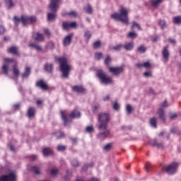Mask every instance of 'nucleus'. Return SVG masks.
I'll list each match as a JSON object with an SVG mask.
<instances>
[{"instance_id":"obj_21","label":"nucleus","mask_w":181,"mask_h":181,"mask_svg":"<svg viewBox=\"0 0 181 181\" xmlns=\"http://www.w3.org/2000/svg\"><path fill=\"white\" fill-rule=\"evenodd\" d=\"M13 74L16 78L19 77L21 76V69H19V67H18V65L14 64L13 66Z\"/></svg>"},{"instance_id":"obj_39","label":"nucleus","mask_w":181,"mask_h":181,"mask_svg":"<svg viewBox=\"0 0 181 181\" xmlns=\"http://www.w3.org/2000/svg\"><path fill=\"white\" fill-rule=\"evenodd\" d=\"M174 23L179 25L181 23V16H177L173 18Z\"/></svg>"},{"instance_id":"obj_44","label":"nucleus","mask_w":181,"mask_h":181,"mask_svg":"<svg viewBox=\"0 0 181 181\" xmlns=\"http://www.w3.org/2000/svg\"><path fill=\"white\" fill-rule=\"evenodd\" d=\"M95 59L96 60H101V59H103V53L102 52H96L95 54Z\"/></svg>"},{"instance_id":"obj_4","label":"nucleus","mask_w":181,"mask_h":181,"mask_svg":"<svg viewBox=\"0 0 181 181\" xmlns=\"http://www.w3.org/2000/svg\"><path fill=\"white\" fill-rule=\"evenodd\" d=\"M96 76L99 78L100 83L105 84V86H108V84H112L114 83L112 78L107 76V74L102 69L98 70Z\"/></svg>"},{"instance_id":"obj_56","label":"nucleus","mask_w":181,"mask_h":181,"mask_svg":"<svg viewBox=\"0 0 181 181\" xmlns=\"http://www.w3.org/2000/svg\"><path fill=\"white\" fill-rule=\"evenodd\" d=\"M110 63H111V57L110 56H107L106 57V59H105V64L108 66V64H110Z\"/></svg>"},{"instance_id":"obj_23","label":"nucleus","mask_w":181,"mask_h":181,"mask_svg":"<svg viewBox=\"0 0 181 181\" xmlns=\"http://www.w3.org/2000/svg\"><path fill=\"white\" fill-rule=\"evenodd\" d=\"M158 114L160 119H161V121H163V122H165L166 121V118L165 117V110L163 109L160 108V109H159Z\"/></svg>"},{"instance_id":"obj_40","label":"nucleus","mask_w":181,"mask_h":181,"mask_svg":"<svg viewBox=\"0 0 181 181\" xmlns=\"http://www.w3.org/2000/svg\"><path fill=\"white\" fill-rule=\"evenodd\" d=\"M160 2H162V0H151V5L154 6V8H156Z\"/></svg>"},{"instance_id":"obj_36","label":"nucleus","mask_w":181,"mask_h":181,"mask_svg":"<svg viewBox=\"0 0 181 181\" xmlns=\"http://www.w3.org/2000/svg\"><path fill=\"white\" fill-rule=\"evenodd\" d=\"M84 9L86 13H89V14L93 13V7H91L90 4H88L87 6L84 8Z\"/></svg>"},{"instance_id":"obj_31","label":"nucleus","mask_w":181,"mask_h":181,"mask_svg":"<svg viewBox=\"0 0 181 181\" xmlns=\"http://www.w3.org/2000/svg\"><path fill=\"white\" fill-rule=\"evenodd\" d=\"M150 125L153 128H156L157 127V119L156 117H152L150 119Z\"/></svg>"},{"instance_id":"obj_25","label":"nucleus","mask_w":181,"mask_h":181,"mask_svg":"<svg viewBox=\"0 0 181 181\" xmlns=\"http://www.w3.org/2000/svg\"><path fill=\"white\" fill-rule=\"evenodd\" d=\"M123 47L127 51L132 50V49H134V42L126 43L124 45H123Z\"/></svg>"},{"instance_id":"obj_37","label":"nucleus","mask_w":181,"mask_h":181,"mask_svg":"<svg viewBox=\"0 0 181 181\" xmlns=\"http://www.w3.org/2000/svg\"><path fill=\"white\" fill-rule=\"evenodd\" d=\"M158 23L161 29H165V28H167L168 26V25H166V21H165V20H159Z\"/></svg>"},{"instance_id":"obj_17","label":"nucleus","mask_w":181,"mask_h":181,"mask_svg":"<svg viewBox=\"0 0 181 181\" xmlns=\"http://www.w3.org/2000/svg\"><path fill=\"white\" fill-rule=\"evenodd\" d=\"M37 87H40L42 90H47L49 88L47 83L43 80H40L37 83Z\"/></svg>"},{"instance_id":"obj_3","label":"nucleus","mask_w":181,"mask_h":181,"mask_svg":"<svg viewBox=\"0 0 181 181\" xmlns=\"http://www.w3.org/2000/svg\"><path fill=\"white\" fill-rule=\"evenodd\" d=\"M98 121L100 122L97 125L98 129H106L108 128V123L110 122V114L104 112L99 114Z\"/></svg>"},{"instance_id":"obj_32","label":"nucleus","mask_w":181,"mask_h":181,"mask_svg":"<svg viewBox=\"0 0 181 181\" xmlns=\"http://www.w3.org/2000/svg\"><path fill=\"white\" fill-rule=\"evenodd\" d=\"M35 40L37 42H43V40H45V37L42 35V34L37 33Z\"/></svg>"},{"instance_id":"obj_16","label":"nucleus","mask_w":181,"mask_h":181,"mask_svg":"<svg viewBox=\"0 0 181 181\" xmlns=\"http://www.w3.org/2000/svg\"><path fill=\"white\" fill-rule=\"evenodd\" d=\"M73 91H75V93H78L79 94H84L86 93V88H84L83 86H75L72 88Z\"/></svg>"},{"instance_id":"obj_1","label":"nucleus","mask_w":181,"mask_h":181,"mask_svg":"<svg viewBox=\"0 0 181 181\" xmlns=\"http://www.w3.org/2000/svg\"><path fill=\"white\" fill-rule=\"evenodd\" d=\"M119 12V13H114L113 14H111L112 19L119 21L122 23H124L125 25H129V18H128L129 11L125 8H122Z\"/></svg>"},{"instance_id":"obj_8","label":"nucleus","mask_w":181,"mask_h":181,"mask_svg":"<svg viewBox=\"0 0 181 181\" xmlns=\"http://www.w3.org/2000/svg\"><path fill=\"white\" fill-rule=\"evenodd\" d=\"M36 21H37V18L35 16H21V22L23 26H26V25L33 23V22H36Z\"/></svg>"},{"instance_id":"obj_26","label":"nucleus","mask_w":181,"mask_h":181,"mask_svg":"<svg viewBox=\"0 0 181 181\" xmlns=\"http://www.w3.org/2000/svg\"><path fill=\"white\" fill-rule=\"evenodd\" d=\"M35 112H36V110H35L34 107H29L28 110V118H33V117H35Z\"/></svg>"},{"instance_id":"obj_29","label":"nucleus","mask_w":181,"mask_h":181,"mask_svg":"<svg viewBox=\"0 0 181 181\" xmlns=\"http://www.w3.org/2000/svg\"><path fill=\"white\" fill-rule=\"evenodd\" d=\"M47 20L53 22L56 21V13H47Z\"/></svg>"},{"instance_id":"obj_45","label":"nucleus","mask_w":181,"mask_h":181,"mask_svg":"<svg viewBox=\"0 0 181 181\" xmlns=\"http://www.w3.org/2000/svg\"><path fill=\"white\" fill-rule=\"evenodd\" d=\"M93 166H94V163H92L90 164H86L83 166L82 169L86 172V170H87L88 168H93Z\"/></svg>"},{"instance_id":"obj_10","label":"nucleus","mask_w":181,"mask_h":181,"mask_svg":"<svg viewBox=\"0 0 181 181\" xmlns=\"http://www.w3.org/2000/svg\"><path fill=\"white\" fill-rule=\"evenodd\" d=\"M77 22L73 21V22H63L62 23V28L64 30H69V29H76L77 28Z\"/></svg>"},{"instance_id":"obj_33","label":"nucleus","mask_w":181,"mask_h":181,"mask_svg":"<svg viewBox=\"0 0 181 181\" xmlns=\"http://www.w3.org/2000/svg\"><path fill=\"white\" fill-rule=\"evenodd\" d=\"M5 4L8 9H11V8H13V2L12 0H5Z\"/></svg>"},{"instance_id":"obj_28","label":"nucleus","mask_w":181,"mask_h":181,"mask_svg":"<svg viewBox=\"0 0 181 181\" xmlns=\"http://www.w3.org/2000/svg\"><path fill=\"white\" fill-rule=\"evenodd\" d=\"M45 69L47 73H52V71H53V64H46L45 65Z\"/></svg>"},{"instance_id":"obj_48","label":"nucleus","mask_w":181,"mask_h":181,"mask_svg":"<svg viewBox=\"0 0 181 181\" xmlns=\"http://www.w3.org/2000/svg\"><path fill=\"white\" fill-rule=\"evenodd\" d=\"M137 50L140 53H145V52H146V47H145L144 45H141L137 48Z\"/></svg>"},{"instance_id":"obj_5","label":"nucleus","mask_w":181,"mask_h":181,"mask_svg":"<svg viewBox=\"0 0 181 181\" xmlns=\"http://www.w3.org/2000/svg\"><path fill=\"white\" fill-rule=\"evenodd\" d=\"M61 116L65 127H66L69 122H71V118H80V117H81V114L80 112L75 110L69 115V117L64 115L63 112H61Z\"/></svg>"},{"instance_id":"obj_14","label":"nucleus","mask_w":181,"mask_h":181,"mask_svg":"<svg viewBox=\"0 0 181 181\" xmlns=\"http://www.w3.org/2000/svg\"><path fill=\"white\" fill-rule=\"evenodd\" d=\"M149 145H151V146H156L158 149H163L164 148L163 142H158L156 139L150 140Z\"/></svg>"},{"instance_id":"obj_53","label":"nucleus","mask_w":181,"mask_h":181,"mask_svg":"<svg viewBox=\"0 0 181 181\" xmlns=\"http://www.w3.org/2000/svg\"><path fill=\"white\" fill-rule=\"evenodd\" d=\"M93 47H95V49H98L99 47H101V42L95 41V42H93Z\"/></svg>"},{"instance_id":"obj_50","label":"nucleus","mask_w":181,"mask_h":181,"mask_svg":"<svg viewBox=\"0 0 181 181\" xmlns=\"http://www.w3.org/2000/svg\"><path fill=\"white\" fill-rule=\"evenodd\" d=\"M71 165L74 166V168H77L78 166L79 163L78 161L76 159H74L71 161Z\"/></svg>"},{"instance_id":"obj_42","label":"nucleus","mask_w":181,"mask_h":181,"mask_svg":"<svg viewBox=\"0 0 181 181\" xmlns=\"http://www.w3.org/2000/svg\"><path fill=\"white\" fill-rule=\"evenodd\" d=\"M13 21H14L15 25L16 26H18L19 25V23H21V22H22V19L19 18L16 16H15L14 18H13Z\"/></svg>"},{"instance_id":"obj_55","label":"nucleus","mask_w":181,"mask_h":181,"mask_svg":"<svg viewBox=\"0 0 181 181\" xmlns=\"http://www.w3.org/2000/svg\"><path fill=\"white\" fill-rule=\"evenodd\" d=\"M126 110L128 114H131V112H132V106H131V105H127Z\"/></svg>"},{"instance_id":"obj_9","label":"nucleus","mask_w":181,"mask_h":181,"mask_svg":"<svg viewBox=\"0 0 181 181\" xmlns=\"http://www.w3.org/2000/svg\"><path fill=\"white\" fill-rule=\"evenodd\" d=\"M0 181H16V173L13 171L0 177Z\"/></svg>"},{"instance_id":"obj_35","label":"nucleus","mask_w":181,"mask_h":181,"mask_svg":"<svg viewBox=\"0 0 181 181\" xmlns=\"http://www.w3.org/2000/svg\"><path fill=\"white\" fill-rule=\"evenodd\" d=\"M54 135L57 139H62V138H64V133L62 132H57L54 133Z\"/></svg>"},{"instance_id":"obj_38","label":"nucleus","mask_w":181,"mask_h":181,"mask_svg":"<svg viewBox=\"0 0 181 181\" xmlns=\"http://www.w3.org/2000/svg\"><path fill=\"white\" fill-rule=\"evenodd\" d=\"M138 35L135 33V31L130 32L127 34V37H130V39H135Z\"/></svg>"},{"instance_id":"obj_30","label":"nucleus","mask_w":181,"mask_h":181,"mask_svg":"<svg viewBox=\"0 0 181 181\" xmlns=\"http://www.w3.org/2000/svg\"><path fill=\"white\" fill-rule=\"evenodd\" d=\"M168 117H169L170 121H175V119H176V118L179 117V115H177V113L170 112L168 115Z\"/></svg>"},{"instance_id":"obj_24","label":"nucleus","mask_w":181,"mask_h":181,"mask_svg":"<svg viewBox=\"0 0 181 181\" xmlns=\"http://www.w3.org/2000/svg\"><path fill=\"white\" fill-rule=\"evenodd\" d=\"M42 153L44 156H50V155H52V153H53V150H52V148H45L42 150Z\"/></svg>"},{"instance_id":"obj_58","label":"nucleus","mask_w":181,"mask_h":181,"mask_svg":"<svg viewBox=\"0 0 181 181\" xmlns=\"http://www.w3.org/2000/svg\"><path fill=\"white\" fill-rule=\"evenodd\" d=\"M71 177V173H70L69 171H66V174L64 176L65 180H69Z\"/></svg>"},{"instance_id":"obj_12","label":"nucleus","mask_w":181,"mask_h":181,"mask_svg":"<svg viewBox=\"0 0 181 181\" xmlns=\"http://www.w3.org/2000/svg\"><path fill=\"white\" fill-rule=\"evenodd\" d=\"M60 4V0H50L49 8L52 12H57L59 9V4Z\"/></svg>"},{"instance_id":"obj_46","label":"nucleus","mask_w":181,"mask_h":181,"mask_svg":"<svg viewBox=\"0 0 181 181\" xmlns=\"http://www.w3.org/2000/svg\"><path fill=\"white\" fill-rule=\"evenodd\" d=\"M66 15H68L69 16H71V18H76L78 13L74 11H71L70 12H68Z\"/></svg>"},{"instance_id":"obj_27","label":"nucleus","mask_w":181,"mask_h":181,"mask_svg":"<svg viewBox=\"0 0 181 181\" xmlns=\"http://www.w3.org/2000/svg\"><path fill=\"white\" fill-rule=\"evenodd\" d=\"M30 76V68L26 67L24 73L22 74L23 78H28Z\"/></svg>"},{"instance_id":"obj_61","label":"nucleus","mask_w":181,"mask_h":181,"mask_svg":"<svg viewBox=\"0 0 181 181\" xmlns=\"http://www.w3.org/2000/svg\"><path fill=\"white\" fill-rule=\"evenodd\" d=\"M47 46H48V47H49V49H53V48L54 47V43H53V42H49V43L47 44Z\"/></svg>"},{"instance_id":"obj_34","label":"nucleus","mask_w":181,"mask_h":181,"mask_svg":"<svg viewBox=\"0 0 181 181\" xmlns=\"http://www.w3.org/2000/svg\"><path fill=\"white\" fill-rule=\"evenodd\" d=\"M31 170L35 172V175H40V168L37 165H34L31 168Z\"/></svg>"},{"instance_id":"obj_15","label":"nucleus","mask_w":181,"mask_h":181,"mask_svg":"<svg viewBox=\"0 0 181 181\" xmlns=\"http://www.w3.org/2000/svg\"><path fill=\"white\" fill-rule=\"evenodd\" d=\"M73 39V34H69L66 35L63 40V45L64 46H70L71 44V40Z\"/></svg>"},{"instance_id":"obj_13","label":"nucleus","mask_w":181,"mask_h":181,"mask_svg":"<svg viewBox=\"0 0 181 181\" xmlns=\"http://www.w3.org/2000/svg\"><path fill=\"white\" fill-rule=\"evenodd\" d=\"M100 132L98 134V138L100 139H105L110 135V129L108 127L103 129H99Z\"/></svg>"},{"instance_id":"obj_57","label":"nucleus","mask_w":181,"mask_h":181,"mask_svg":"<svg viewBox=\"0 0 181 181\" xmlns=\"http://www.w3.org/2000/svg\"><path fill=\"white\" fill-rule=\"evenodd\" d=\"M76 181H100V180H98L96 177H93L92 179H90L89 180H81V179H77Z\"/></svg>"},{"instance_id":"obj_11","label":"nucleus","mask_w":181,"mask_h":181,"mask_svg":"<svg viewBox=\"0 0 181 181\" xmlns=\"http://www.w3.org/2000/svg\"><path fill=\"white\" fill-rule=\"evenodd\" d=\"M109 71L113 76H119L121 73L124 71V67L122 66H110L109 67Z\"/></svg>"},{"instance_id":"obj_49","label":"nucleus","mask_w":181,"mask_h":181,"mask_svg":"<svg viewBox=\"0 0 181 181\" xmlns=\"http://www.w3.org/2000/svg\"><path fill=\"white\" fill-rule=\"evenodd\" d=\"M134 28H137L139 30H141V25L135 21H133L132 25V29H134Z\"/></svg>"},{"instance_id":"obj_19","label":"nucleus","mask_w":181,"mask_h":181,"mask_svg":"<svg viewBox=\"0 0 181 181\" xmlns=\"http://www.w3.org/2000/svg\"><path fill=\"white\" fill-rule=\"evenodd\" d=\"M124 48V45L122 44H117L115 46H112L110 47V50H113L114 52H121Z\"/></svg>"},{"instance_id":"obj_59","label":"nucleus","mask_w":181,"mask_h":181,"mask_svg":"<svg viewBox=\"0 0 181 181\" xmlns=\"http://www.w3.org/2000/svg\"><path fill=\"white\" fill-rule=\"evenodd\" d=\"M143 67H146V69H149V67H151V63L149 62H144L143 64Z\"/></svg>"},{"instance_id":"obj_43","label":"nucleus","mask_w":181,"mask_h":181,"mask_svg":"<svg viewBox=\"0 0 181 181\" xmlns=\"http://www.w3.org/2000/svg\"><path fill=\"white\" fill-rule=\"evenodd\" d=\"M66 146H63L62 144H59L57 146V151H59V152H64V151H66Z\"/></svg>"},{"instance_id":"obj_54","label":"nucleus","mask_w":181,"mask_h":181,"mask_svg":"<svg viewBox=\"0 0 181 181\" xmlns=\"http://www.w3.org/2000/svg\"><path fill=\"white\" fill-rule=\"evenodd\" d=\"M59 173V170L56 168H52L51 170V175L52 176H57V174Z\"/></svg>"},{"instance_id":"obj_47","label":"nucleus","mask_w":181,"mask_h":181,"mask_svg":"<svg viewBox=\"0 0 181 181\" xmlns=\"http://www.w3.org/2000/svg\"><path fill=\"white\" fill-rule=\"evenodd\" d=\"M119 103H118V102H115L113 104V110H115V111H119Z\"/></svg>"},{"instance_id":"obj_41","label":"nucleus","mask_w":181,"mask_h":181,"mask_svg":"<svg viewBox=\"0 0 181 181\" xmlns=\"http://www.w3.org/2000/svg\"><path fill=\"white\" fill-rule=\"evenodd\" d=\"M84 37L86 40H90V39H91V31H86L84 33Z\"/></svg>"},{"instance_id":"obj_18","label":"nucleus","mask_w":181,"mask_h":181,"mask_svg":"<svg viewBox=\"0 0 181 181\" xmlns=\"http://www.w3.org/2000/svg\"><path fill=\"white\" fill-rule=\"evenodd\" d=\"M9 53L14 54V56H19V48L16 46L11 47L8 48Z\"/></svg>"},{"instance_id":"obj_22","label":"nucleus","mask_w":181,"mask_h":181,"mask_svg":"<svg viewBox=\"0 0 181 181\" xmlns=\"http://www.w3.org/2000/svg\"><path fill=\"white\" fill-rule=\"evenodd\" d=\"M30 47L32 49H34L35 50H37V52H42L43 50V48H42V46L36 44V43H30L29 45Z\"/></svg>"},{"instance_id":"obj_60","label":"nucleus","mask_w":181,"mask_h":181,"mask_svg":"<svg viewBox=\"0 0 181 181\" xmlns=\"http://www.w3.org/2000/svg\"><path fill=\"white\" fill-rule=\"evenodd\" d=\"M5 27L1 25L0 26V35H4L5 33Z\"/></svg>"},{"instance_id":"obj_51","label":"nucleus","mask_w":181,"mask_h":181,"mask_svg":"<svg viewBox=\"0 0 181 181\" xmlns=\"http://www.w3.org/2000/svg\"><path fill=\"white\" fill-rule=\"evenodd\" d=\"M112 148V144H107L103 147V150L108 151Z\"/></svg>"},{"instance_id":"obj_7","label":"nucleus","mask_w":181,"mask_h":181,"mask_svg":"<svg viewBox=\"0 0 181 181\" xmlns=\"http://www.w3.org/2000/svg\"><path fill=\"white\" fill-rule=\"evenodd\" d=\"M13 62H15V59H4V64H3L2 70L4 74H6V76H8V74H9V71H11V69H9V63H13Z\"/></svg>"},{"instance_id":"obj_2","label":"nucleus","mask_w":181,"mask_h":181,"mask_svg":"<svg viewBox=\"0 0 181 181\" xmlns=\"http://www.w3.org/2000/svg\"><path fill=\"white\" fill-rule=\"evenodd\" d=\"M58 62H59L60 70L62 73V76L64 77V78H67L69 77V74H70L71 66L67 64V59L65 57L58 58Z\"/></svg>"},{"instance_id":"obj_63","label":"nucleus","mask_w":181,"mask_h":181,"mask_svg":"<svg viewBox=\"0 0 181 181\" xmlns=\"http://www.w3.org/2000/svg\"><path fill=\"white\" fill-rule=\"evenodd\" d=\"M168 105H169L168 104V102L166 100L161 104V106L163 108H166V107H168Z\"/></svg>"},{"instance_id":"obj_52","label":"nucleus","mask_w":181,"mask_h":181,"mask_svg":"<svg viewBox=\"0 0 181 181\" xmlns=\"http://www.w3.org/2000/svg\"><path fill=\"white\" fill-rule=\"evenodd\" d=\"M86 132H88V134H92V132L94 131V127H93V126H88L86 128Z\"/></svg>"},{"instance_id":"obj_62","label":"nucleus","mask_w":181,"mask_h":181,"mask_svg":"<svg viewBox=\"0 0 181 181\" xmlns=\"http://www.w3.org/2000/svg\"><path fill=\"white\" fill-rule=\"evenodd\" d=\"M144 77H151V74L149 71L144 72Z\"/></svg>"},{"instance_id":"obj_20","label":"nucleus","mask_w":181,"mask_h":181,"mask_svg":"<svg viewBox=\"0 0 181 181\" xmlns=\"http://www.w3.org/2000/svg\"><path fill=\"white\" fill-rule=\"evenodd\" d=\"M163 57L165 62L169 60V50L168 49V47H164L162 52Z\"/></svg>"},{"instance_id":"obj_64","label":"nucleus","mask_w":181,"mask_h":181,"mask_svg":"<svg viewBox=\"0 0 181 181\" xmlns=\"http://www.w3.org/2000/svg\"><path fill=\"white\" fill-rule=\"evenodd\" d=\"M104 101H110V95H106L103 98Z\"/></svg>"},{"instance_id":"obj_6","label":"nucleus","mask_w":181,"mask_h":181,"mask_svg":"<svg viewBox=\"0 0 181 181\" xmlns=\"http://www.w3.org/2000/svg\"><path fill=\"white\" fill-rule=\"evenodd\" d=\"M177 168H179V164L174 162L163 168V170H165L168 175H175L177 172Z\"/></svg>"}]
</instances>
